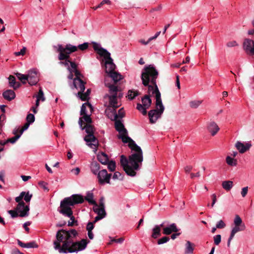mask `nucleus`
I'll list each match as a JSON object with an SVG mask.
<instances>
[{"instance_id": "obj_62", "label": "nucleus", "mask_w": 254, "mask_h": 254, "mask_svg": "<svg viewBox=\"0 0 254 254\" xmlns=\"http://www.w3.org/2000/svg\"><path fill=\"white\" fill-rule=\"evenodd\" d=\"M99 208H105L104 198L103 197H102L100 199V200H99Z\"/></svg>"}, {"instance_id": "obj_6", "label": "nucleus", "mask_w": 254, "mask_h": 254, "mask_svg": "<svg viewBox=\"0 0 254 254\" xmlns=\"http://www.w3.org/2000/svg\"><path fill=\"white\" fill-rule=\"evenodd\" d=\"M156 109L151 110L148 112L150 123L154 124L160 118L164 111V107L161 98V93L158 87L156 88Z\"/></svg>"}, {"instance_id": "obj_63", "label": "nucleus", "mask_w": 254, "mask_h": 254, "mask_svg": "<svg viewBox=\"0 0 254 254\" xmlns=\"http://www.w3.org/2000/svg\"><path fill=\"white\" fill-rule=\"evenodd\" d=\"M124 239L123 238H120L119 239H112L111 240V242H116V243H122L124 241Z\"/></svg>"}, {"instance_id": "obj_16", "label": "nucleus", "mask_w": 254, "mask_h": 254, "mask_svg": "<svg viewBox=\"0 0 254 254\" xmlns=\"http://www.w3.org/2000/svg\"><path fill=\"white\" fill-rule=\"evenodd\" d=\"M219 130V127L217 124L213 121L209 122L207 125V131H208L212 136L215 135Z\"/></svg>"}, {"instance_id": "obj_40", "label": "nucleus", "mask_w": 254, "mask_h": 254, "mask_svg": "<svg viewBox=\"0 0 254 254\" xmlns=\"http://www.w3.org/2000/svg\"><path fill=\"white\" fill-rule=\"evenodd\" d=\"M87 105H88L91 108H92V106L89 103L87 102V103L83 104L81 107V110H80V115L81 116H83V115L87 114L86 107Z\"/></svg>"}, {"instance_id": "obj_14", "label": "nucleus", "mask_w": 254, "mask_h": 254, "mask_svg": "<svg viewBox=\"0 0 254 254\" xmlns=\"http://www.w3.org/2000/svg\"><path fill=\"white\" fill-rule=\"evenodd\" d=\"M109 105L106 110V113H107L110 110H113L114 108L117 109L120 106L119 105H117L118 101L117 94H114L113 95L109 96Z\"/></svg>"}, {"instance_id": "obj_52", "label": "nucleus", "mask_w": 254, "mask_h": 254, "mask_svg": "<svg viewBox=\"0 0 254 254\" xmlns=\"http://www.w3.org/2000/svg\"><path fill=\"white\" fill-rule=\"evenodd\" d=\"M200 104V102L198 101H193L190 103V106L192 108H197Z\"/></svg>"}, {"instance_id": "obj_15", "label": "nucleus", "mask_w": 254, "mask_h": 254, "mask_svg": "<svg viewBox=\"0 0 254 254\" xmlns=\"http://www.w3.org/2000/svg\"><path fill=\"white\" fill-rule=\"evenodd\" d=\"M28 82L31 85H34L38 82L39 78L36 71H29L28 74Z\"/></svg>"}, {"instance_id": "obj_35", "label": "nucleus", "mask_w": 254, "mask_h": 254, "mask_svg": "<svg viewBox=\"0 0 254 254\" xmlns=\"http://www.w3.org/2000/svg\"><path fill=\"white\" fill-rule=\"evenodd\" d=\"M15 75L23 84H25L27 81L28 82L27 74L24 75L22 73L17 72L15 73Z\"/></svg>"}, {"instance_id": "obj_12", "label": "nucleus", "mask_w": 254, "mask_h": 254, "mask_svg": "<svg viewBox=\"0 0 254 254\" xmlns=\"http://www.w3.org/2000/svg\"><path fill=\"white\" fill-rule=\"evenodd\" d=\"M118 138L121 139L124 143H128V145L130 149L134 147L135 145H137L135 142L128 136L127 131V133H126L124 132L123 133L119 134L118 135Z\"/></svg>"}, {"instance_id": "obj_9", "label": "nucleus", "mask_w": 254, "mask_h": 254, "mask_svg": "<svg viewBox=\"0 0 254 254\" xmlns=\"http://www.w3.org/2000/svg\"><path fill=\"white\" fill-rule=\"evenodd\" d=\"M235 226L232 228L230 237L228 239L227 245L230 247L231 240L234 238L236 233L238 232L245 230L246 228L245 225L243 223L242 220L239 215H236L234 220Z\"/></svg>"}, {"instance_id": "obj_8", "label": "nucleus", "mask_w": 254, "mask_h": 254, "mask_svg": "<svg viewBox=\"0 0 254 254\" xmlns=\"http://www.w3.org/2000/svg\"><path fill=\"white\" fill-rule=\"evenodd\" d=\"M54 48L57 49V52L59 53L58 59L60 61H64V59L70 58V55L77 51L76 46L70 44H66L64 47L59 44L57 47L54 46Z\"/></svg>"}, {"instance_id": "obj_13", "label": "nucleus", "mask_w": 254, "mask_h": 254, "mask_svg": "<svg viewBox=\"0 0 254 254\" xmlns=\"http://www.w3.org/2000/svg\"><path fill=\"white\" fill-rule=\"evenodd\" d=\"M244 49L248 54L254 55V42L252 40L246 39L244 42Z\"/></svg>"}, {"instance_id": "obj_38", "label": "nucleus", "mask_w": 254, "mask_h": 254, "mask_svg": "<svg viewBox=\"0 0 254 254\" xmlns=\"http://www.w3.org/2000/svg\"><path fill=\"white\" fill-rule=\"evenodd\" d=\"M72 72H74L75 75L76 76V77L74 79L73 84L74 87L75 88H77V81H79L80 79H81L80 78V76L81 75V74L80 72V71L77 70V69L74 70H72Z\"/></svg>"}, {"instance_id": "obj_28", "label": "nucleus", "mask_w": 254, "mask_h": 254, "mask_svg": "<svg viewBox=\"0 0 254 254\" xmlns=\"http://www.w3.org/2000/svg\"><path fill=\"white\" fill-rule=\"evenodd\" d=\"M194 245L190 242L187 241L185 253L186 254H192L193 252Z\"/></svg>"}, {"instance_id": "obj_7", "label": "nucleus", "mask_w": 254, "mask_h": 254, "mask_svg": "<svg viewBox=\"0 0 254 254\" xmlns=\"http://www.w3.org/2000/svg\"><path fill=\"white\" fill-rule=\"evenodd\" d=\"M81 130L85 129V132L87 133L84 137V140L87 142H90L88 145L91 148L96 149L98 146V140L94 135L95 131L94 127L91 124H85L80 127Z\"/></svg>"}, {"instance_id": "obj_42", "label": "nucleus", "mask_w": 254, "mask_h": 254, "mask_svg": "<svg viewBox=\"0 0 254 254\" xmlns=\"http://www.w3.org/2000/svg\"><path fill=\"white\" fill-rule=\"evenodd\" d=\"M144 86L148 87L147 92L149 94L150 93V92H152V94H156V92H155L156 87H155V85L154 84H152L151 83V84H149V83H148V85Z\"/></svg>"}, {"instance_id": "obj_11", "label": "nucleus", "mask_w": 254, "mask_h": 254, "mask_svg": "<svg viewBox=\"0 0 254 254\" xmlns=\"http://www.w3.org/2000/svg\"><path fill=\"white\" fill-rule=\"evenodd\" d=\"M15 210L19 212V216L21 217L27 216L29 215V207L27 205H25L24 201L18 203Z\"/></svg>"}, {"instance_id": "obj_55", "label": "nucleus", "mask_w": 254, "mask_h": 254, "mask_svg": "<svg viewBox=\"0 0 254 254\" xmlns=\"http://www.w3.org/2000/svg\"><path fill=\"white\" fill-rule=\"evenodd\" d=\"M39 186L42 188L44 190H47V191H49L48 188L47 187V183L44 181H40L38 183Z\"/></svg>"}, {"instance_id": "obj_53", "label": "nucleus", "mask_w": 254, "mask_h": 254, "mask_svg": "<svg viewBox=\"0 0 254 254\" xmlns=\"http://www.w3.org/2000/svg\"><path fill=\"white\" fill-rule=\"evenodd\" d=\"M228 47H234L238 46V43L236 41H231L228 42L227 44Z\"/></svg>"}, {"instance_id": "obj_18", "label": "nucleus", "mask_w": 254, "mask_h": 254, "mask_svg": "<svg viewBox=\"0 0 254 254\" xmlns=\"http://www.w3.org/2000/svg\"><path fill=\"white\" fill-rule=\"evenodd\" d=\"M179 229L175 223L171 224L169 226L163 228V233L164 235H170L172 232H177Z\"/></svg>"}, {"instance_id": "obj_56", "label": "nucleus", "mask_w": 254, "mask_h": 254, "mask_svg": "<svg viewBox=\"0 0 254 254\" xmlns=\"http://www.w3.org/2000/svg\"><path fill=\"white\" fill-rule=\"evenodd\" d=\"M26 51V47H23V48L20 50V51L15 52L14 55L16 56H23L24 55H25Z\"/></svg>"}, {"instance_id": "obj_29", "label": "nucleus", "mask_w": 254, "mask_h": 254, "mask_svg": "<svg viewBox=\"0 0 254 254\" xmlns=\"http://www.w3.org/2000/svg\"><path fill=\"white\" fill-rule=\"evenodd\" d=\"M91 93V89H88L86 92L83 93V92H78V95L82 101H88L89 99L88 96Z\"/></svg>"}, {"instance_id": "obj_23", "label": "nucleus", "mask_w": 254, "mask_h": 254, "mask_svg": "<svg viewBox=\"0 0 254 254\" xmlns=\"http://www.w3.org/2000/svg\"><path fill=\"white\" fill-rule=\"evenodd\" d=\"M9 86L12 87L14 90H16L20 86V83L16 82L14 76L10 75L8 77Z\"/></svg>"}, {"instance_id": "obj_36", "label": "nucleus", "mask_w": 254, "mask_h": 254, "mask_svg": "<svg viewBox=\"0 0 254 254\" xmlns=\"http://www.w3.org/2000/svg\"><path fill=\"white\" fill-rule=\"evenodd\" d=\"M18 131V130H16L13 132V133L15 134V136L14 137L7 139V142H8V143L10 142L11 143H14L17 140V139L20 138V134H17Z\"/></svg>"}, {"instance_id": "obj_32", "label": "nucleus", "mask_w": 254, "mask_h": 254, "mask_svg": "<svg viewBox=\"0 0 254 254\" xmlns=\"http://www.w3.org/2000/svg\"><path fill=\"white\" fill-rule=\"evenodd\" d=\"M222 188L226 191H229L233 186V182L231 181H225L222 183Z\"/></svg>"}, {"instance_id": "obj_49", "label": "nucleus", "mask_w": 254, "mask_h": 254, "mask_svg": "<svg viewBox=\"0 0 254 254\" xmlns=\"http://www.w3.org/2000/svg\"><path fill=\"white\" fill-rule=\"evenodd\" d=\"M35 121V117L32 114H29L26 117V122L30 124L33 123Z\"/></svg>"}, {"instance_id": "obj_64", "label": "nucleus", "mask_w": 254, "mask_h": 254, "mask_svg": "<svg viewBox=\"0 0 254 254\" xmlns=\"http://www.w3.org/2000/svg\"><path fill=\"white\" fill-rule=\"evenodd\" d=\"M69 64H70V66H71V68L73 69L72 70H74L77 69V65L75 64V63L70 61V62Z\"/></svg>"}, {"instance_id": "obj_41", "label": "nucleus", "mask_w": 254, "mask_h": 254, "mask_svg": "<svg viewBox=\"0 0 254 254\" xmlns=\"http://www.w3.org/2000/svg\"><path fill=\"white\" fill-rule=\"evenodd\" d=\"M71 61V58L64 59V61H60V64L61 65H63L65 67H67V69L68 71H70V69H71L69 66V63H70Z\"/></svg>"}, {"instance_id": "obj_50", "label": "nucleus", "mask_w": 254, "mask_h": 254, "mask_svg": "<svg viewBox=\"0 0 254 254\" xmlns=\"http://www.w3.org/2000/svg\"><path fill=\"white\" fill-rule=\"evenodd\" d=\"M213 239L214 244L216 245H218L221 242V236L219 234L215 235L213 237Z\"/></svg>"}, {"instance_id": "obj_21", "label": "nucleus", "mask_w": 254, "mask_h": 254, "mask_svg": "<svg viewBox=\"0 0 254 254\" xmlns=\"http://www.w3.org/2000/svg\"><path fill=\"white\" fill-rule=\"evenodd\" d=\"M85 122L86 123V124H91L92 123V120L90 115L87 114L84 115L79 119L78 124L80 127H82V126L84 125Z\"/></svg>"}, {"instance_id": "obj_19", "label": "nucleus", "mask_w": 254, "mask_h": 254, "mask_svg": "<svg viewBox=\"0 0 254 254\" xmlns=\"http://www.w3.org/2000/svg\"><path fill=\"white\" fill-rule=\"evenodd\" d=\"M115 121V127L116 129L119 132V134L123 133L124 132L127 133V129L120 120H114Z\"/></svg>"}, {"instance_id": "obj_34", "label": "nucleus", "mask_w": 254, "mask_h": 254, "mask_svg": "<svg viewBox=\"0 0 254 254\" xmlns=\"http://www.w3.org/2000/svg\"><path fill=\"white\" fill-rule=\"evenodd\" d=\"M138 95H139V92L138 91L133 90H129L128 91L127 97L129 100H133Z\"/></svg>"}, {"instance_id": "obj_5", "label": "nucleus", "mask_w": 254, "mask_h": 254, "mask_svg": "<svg viewBox=\"0 0 254 254\" xmlns=\"http://www.w3.org/2000/svg\"><path fill=\"white\" fill-rule=\"evenodd\" d=\"M159 73L155 67L151 64L145 66L142 71L141 79L143 85H148L150 83L154 84L155 87H158L156 83V79L158 78Z\"/></svg>"}, {"instance_id": "obj_39", "label": "nucleus", "mask_w": 254, "mask_h": 254, "mask_svg": "<svg viewBox=\"0 0 254 254\" xmlns=\"http://www.w3.org/2000/svg\"><path fill=\"white\" fill-rule=\"evenodd\" d=\"M94 211L97 214L98 216H104L105 217L106 215V212L104 208H93Z\"/></svg>"}, {"instance_id": "obj_45", "label": "nucleus", "mask_w": 254, "mask_h": 254, "mask_svg": "<svg viewBox=\"0 0 254 254\" xmlns=\"http://www.w3.org/2000/svg\"><path fill=\"white\" fill-rule=\"evenodd\" d=\"M113 179L114 180L118 179L122 181L124 179V175L119 172H116L113 176Z\"/></svg>"}, {"instance_id": "obj_59", "label": "nucleus", "mask_w": 254, "mask_h": 254, "mask_svg": "<svg viewBox=\"0 0 254 254\" xmlns=\"http://www.w3.org/2000/svg\"><path fill=\"white\" fill-rule=\"evenodd\" d=\"M32 197V194H29V192H27L26 193H25V195L23 198L25 201L27 202H29Z\"/></svg>"}, {"instance_id": "obj_47", "label": "nucleus", "mask_w": 254, "mask_h": 254, "mask_svg": "<svg viewBox=\"0 0 254 254\" xmlns=\"http://www.w3.org/2000/svg\"><path fill=\"white\" fill-rule=\"evenodd\" d=\"M169 240H170V238L169 237L165 236V237H163L159 239L157 241V244L158 245H162V244L167 243Z\"/></svg>"}, {"instance_id": "obj_24", "label": "nucleus", "mask_w": 254, "mask_h": 254, "mask_svg": "<svg viewBox=\"0 0 254 254\" xmlns=\"http://www.w3.org/2000/svg\"><path fill=\"white\" fill-rule=\"evenodd\" d=\"M97 157L98 161L102 164L106 165L109 161L108 155L103 152L98 154Z\"/></svg>"}, {"instance_id": "obj_37", "label": "nucleus", "mask_w": 254, "mask_h": 254, "mask_svg": "<svg viewBox=\"0 0 254 254\" xmlns=\"http://www.w3.org/2000/svg\"><path fill=\"white\" fill-rule=\"evenodd\" d=\"M106 85L109 88L110 92L111 94H112V95L114 94H117V92L119 91V89H118L117 86H116L113 84H109H109L106 83Z\"/></svg>"}, {"instance_id": "obj_58", "label": "nucleus", "mask_w": 254, "mask_h": 254, "mask_svg": "<svg viewBox=\"0 0 254 254\" xmlns=\"http://www.w3.org/2000/svg\"><path fill=\"white\" fill-rule=\"evenodd\" d=\"M7 212L9 214H10L11 217L12 218H15L19 216V214L16 210H10Z\"/></svg>"}, {"instance_id": "obj_54", "label": "nucleus", "mask_w": 254, "mask_h": 254, "mask_svg": "<svg viewBox=\"0 0 254 254\" xmlns=\"http://www.w3.org/2000/svg\"><path fill=\"white\" fill-rule=\"evenodd\" d=\"M216 226L218 229H222L225 227L226 224L223 220H221L217 222Z\"/></svg>"}, {"instance_id": "obj_3", "label": "nucleus", "mask_w": 254, "mask_h": 254, "mask_svg": "<svg viewBox=\"0 0 254 254\" xmlns=\"http://www.w3.org/2000/svg\"><path fill=\"white\" fill-rule=\"evenodd\" d=\"M84 202L83 196L80 194H72L69 197H65L61 201L60 209L59 212L63 215L70 218V221H68V226L77 225V221L73 216V211L70 206H74L77 204L82 203Z\"/></svg>"}, {"instance_id": "obj_1", "label": "nucleus", "mask_w": 254, "mask_h": 254, "mask_svg": "<svg viewBox=\"0 0 254 254\" xmlns=\"http://www.w3.org/2000/svg\"><path fill=\"white\" fill-rule=\"evenodd\" d=\"M78 236V233L75 229L67 231L64 229L59 230L56 234L57 240L54 241V248L58 250L60 253H77L85 249L90 242L87 239H83L80 241H73V239Z\"/></svg>"}, {"instance_id": "obj_57", "label": "nucleus", "mask_w": 254, "mask_h": 254, "mask_svg": "<svg viewBox=\"0 0 254 254\" xmlns=\"http://www.w3.org/2000/svg\"><path fill=\"white\" fill-rule=\"evenodd\" d=\"M94 223L93 222H89L86 226V230L87 231H92V230L94 228Z\"/></svg>"}, {"instance_id": "obj_60", "label": "nucleus", "mask_w": 254, "mask_h": 254, "mask_svg": "<svg viewBox=\"0 0 254 254\" xmlns=\"http://www.w3.org/2000/svg\"><path fill=\"white\" fill-rule=\"evenodd\" d=\"M248 187H246L242 188L241 193L243 197H245L247 194L248 192Z\"/></svg>"}, {"instance_id": "obj_27", "label": "nucleus", "mask_w": 254, "mask_h": 254, "mask_svg": "<svg viewBox=\"0 0 254 254\" xmlns=\"http://www.w3.org/2000/svg\"><path fill=\"white\" fill-rule=\"evenodd\" d=\"M94 195L92 192H88L86 193V196H85V198L84 199H85L86 201L88 202L89 203L91 204H93L95 206H97V202L93 199Z\"/></svg>"}, {"instance_id": "obj_2", "label": "nucleus", "mask_w": 254, "mask_h": 254, "mask_svg": "<svg viewBox=\"0 0 254 254\" xmlns=\"http://www.w3.org/2000/svg\"><path fill=\"white\" fill-rule=\"evenodd\" d=\"M131 149L134 152L128 156V159L124 155L121 156L120 164L128 176L134 177L136 174L135 171L140 169L143 156L141 148L137 145Z\"/></svg>"}, {"instance_id": "obj_4", "label": "nucleus", "mask_w": 254, "mask_h": 254, "mask_svg": "<svg viewBox=\"0 0 254 254\" xmlns=\"http://www.w3.org/2000/svg\"><path fill=\"white\" fill-rule=\"evenodd\" d=\"M94 50L105 60L106 72L112 78L115 83H117L122 79V76L118 72L115 71L116 65L113 63V60L111 57L110 53L106 49L100 46V45L96 42H92Z\"/></svg>"}, {"instance_id": "obj_17", "label": "nucleus", "mask_w": 254, "mask_h": 254, "mask_svg": "<svg viewBox=\"0 0 254 254\" xmlns=\"http://www.w3.org/2000/svg\"><path fill=\"white\" fill-rule=\"evenodd\" d=\"M252 144L249 142L244 144L240 141H237L235 144L236 147L241 153H244L249 150Z\"/></svg>"}, {"instance_id": "obj_33", "label": "nucleus", "mask_w": 254, "mask_h": 254, "mask_svg": "<svg viewBox=\"0 0 254 254\" xmlns=\"http://www.w3.org/2000/svg\"><path fill=\"white\" fill-rule=\"evenodd\" d=\"M227 164L230 166H236L237 164V159L232 157L230 156H227L226 158Z\"/></svg>"}, {"instance_id": "obj_46", "label": "nucleus", "mask_w": 254, "mask_h": 254, "mask_svg": "<svg viewBox=\"0 0 254 254\" xmlns=\"http://www.w3.org/2000/svg\"><path fill=\"white\" fill-rule=\"evenodd\" d=\"M89 44L87 42L84 43L83 44L79 45L77 47V50L83 51L87 50L89 47Z\"/></svg>"}, {"instance_id": "obj_25", "label": "nucleus", "mask_w": 254, "mask_h": 254, "mask_svg": "<svg viewBox=\"0 0 254 254\" xmlns=\"http://www.w3.org/2000/svg\"><path fill=\"white\" fill-rule=\"evenodd\" d=\"M18 244L22 248H37L38 245L35 242H31L28 243H24L19 240H17Z\"/></svg>"}, {"instance_id": "obj_43", "label": "nucleus", "mask_w": 254, "mask_h": 254, "mask_svg": "<svg viewBox=\"0 0 254 254\" xmlns=\"http://www.w3.org/2000/svg\"><path fill=\"white\" fill-rule=\"evenodd\" d=\"M108 169L111 171L114 172L116 169V162L114 161H109L107 163Z\"/></svg>"}, {"instance_id": "obj_51", "label": "nucleus", "mask_w": 254, "mask_h": 254, "mask_svg": "<svg viewBox=\"0 0 254 254\" xmlns=\"http://www.w3.org/2000/svg\"><path fill=\"white\" fill-rule=\"evenodd\" d=\"M25 194V191H22L20 193L19 196H17L15 198V200L16 202L20 203L21 201H23L22 200Z\"/></svg>"}, {"instance_id": "obj_10", "label": "nucleus", "mask_w": 254, "mask_h": 254, "mask_svg": "<svg viewBox=\"0 0 254 254\" xmlns=\"http://www.w3.org/2000/svg\"><path fill=\"white\" fill-rule=\"evenodd\" d=\"M99 183L103 185L105 183L110 184L111 174H108L106 169L100 171L97 174Z\"/></svg>"}, {"instance_id": "obj_61", "label": "nucleus", "mask_w": 254, "mask_h": 254, "mask_svg": "<svg viewBox=\"0 0 254 254\" xmlns=\"http://www.w3.org/2000/svg\"><path fill=\"white\" fill-rule=\"evenodd\" d=\"M210 197H211V199H212V203L211 204V207H213L214 204H215V202L217 201V196H216V194L213 193V194H212L211 195Z\"/></svg>"}, {"instance_id": "obj_26", "label": "nucleus", "mask_w": 254, "mask_h": 254, "mask_svg": "<svg viewBox=\"0 0 254 254\" xmlns=\"http://www.w3.org/2000/svg\"><path fill=\"white\" fill-rule=\"evenodd\" d=\"M143 106L146 108H149L152 104L150 95H145L141 99Z\"/></svg>"}, {"instance_id": "obj_20", "label": "nucleus", "mask_w": 254, "mask_h": 254, "mask_svg": "<svg viewBox=\"0 0 254 254\" xmlns=\"http://www.w3.org/2000/svg\"><path fill=\"white\" fill-rule=\"evenodd\" d=\"M3 97L9 101L14 99L15 97V93L13 90L7 89L2 93Z\"/></svg>"}, {"instance_id": "obj_31", "label": "nucleus", "mask_w": 254, "mask_h": 254, "mask_svg": "<svg viewBox=\"0 0 254 254\" xmlns=\"http://www.w3.org/2000/svg\"><path fill=\"white\" fill-rule=\"evenodd\" d=\"M100 164L97 162H93L91 164V170L94 175H97L100 171Z\"/></svg>"}, {"instance_id": "obj_22", "label": "nucleus", "mask_w": 254, "mask_h": 254, "mask_svg": "<svg viewBox=\"0 0 254 254\" xmlns=\"http://www.w3.org/2000/svg\"><path fill=\"white\" fill-rule=\"evenodd\" d=\"M116 109L114 108L111 111L112 115L114 117V120H118V118H122L125 116V112L123 108L120 109L118 111V114L116 113Z\"/></svg>"}, {"instance_id": "obj_30", "label": "nucleus", "mask_w": 254, "mask_h": 254, "mask_svg": "<svg viewBox=\"0 0 254 254\" xmlns=\"http://www.w3.org/2000/svg\"><path fill=\"white\" fill-rule=\"evenodd\" d=\"M161 235V229L158 225H155L152 229L151 237L154 239H156Z\"/></svg>"}, {"instance_id": "obj_48", "label": "nucleus", "mask_w": 254, "mask_h": 254, "mask_svg": "<svg viewBox=\"0 0 254 254\" xmlns=\"http://www.w3.org/2000/svg\"><path fill=\"white\" fill-rule=\"evenodd\" d=\"M37 99L41 100L42 101H44L45 100V98L44 96V93L41 89V88H40L39 92L36 96Z\"/></svg>"}, {"instance_id": "obj_44", "label": "nucleus", "mask_w": 254, "mask_h": 254, "mask_svg": "<svg viewBox=\"0 0 254 254\" xmlns=\"http://www.w3.org/2000/svg\"><path fill=\"white\" fill-rule=\"evenodd\" d=\"M78 82L79 85L78 87L77 86L76 88H79L80 89V91L79 92H84L85 90V82H84L82 79H80L79 81H77Z\"/></svg>"}]
</instances>
